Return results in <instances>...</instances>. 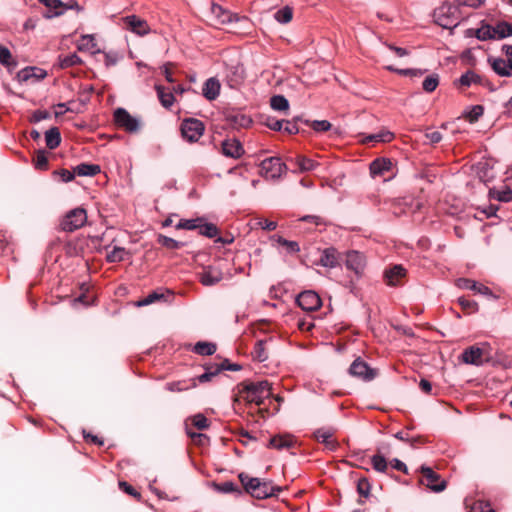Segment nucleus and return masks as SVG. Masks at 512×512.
<instances>
[{
  "label": "nucleus",
  "mask_w": 512,
  "mask_h": 512,
  "mask_svg": "<svg viewBox=\"0 0 512 512\" xmlns=\"http://www.w3.org/2000/svg\"><path fill=\"white\" fill-rule=\"evenodd\" d=\"M203 217L195 219H181L175 226L176 229L195 230L199 226V222H203Z\"/></svg>",
  "instance_id": "nucleus-49"
},
{
  "label": "nucleus",
  "mask_w": 512,
  "mask_h": 512,
  "mask_svg": "<svg viewBox=\"0 0 512 512\" xmlns=\"http://www.w3.org/2000/svg\"><path fill=\"white\" fill-rule=\"evenodd\" d=\"M79 51H87L91 54L100 53L101 50L97 48L95 38L91 34H86L81 37L80 42L77 45Z\"/></svg>",
  "instance_id": "nucleus-31"
},
{
  "label": "nucleus",
  "mask_w": 512,
  "mask_h": 512,
  "mask_svg": "<svg viewBox=\"0 0 512 512\" xmlns=\"http://www.w3.org/2000/svg\"><path fill=\"white\" fill-rule=\"evenodd\" d=\"M439 85V76L437 74H431L427 76L422 83V88L427 93H432L436 90Z\"/></svg>",
  "instance_id": "nucleus-50"
},
{
  "label": "nucleus",
  "mask_w": 512,
  "mask_h": 512,
  "mask_svg": "<svg viewBox=\"0 0 512 512\" xmlns=\"http://www.w3.org/2000/svg\"><path fill=\"white\" fill-rule=\"evenodd\" d=\"M394 138V134L390 131H381L379 133L370 134L366 137L370 142H390Z\"/></svg>",
  "instance_id": "nucleus-51"
},
{
  "label": "nucleus",
  "mask_w": 512,
  "mask_h": 512,
  "mask_svg": "<svg viewBox=\"0 0 512 512\" xmlns=\"http://www.w3.org/2000/svg\"><path fill=\"white\" fill-rule=\"evenodd\" d=\"M155 89L162 106L165 108H170L175 101L174 93L171 91L166 92L164 87L161 85H156Z\"/></svg>",
  "instance_id": "nucleus-39"
},
{
  "label": "nucleus",
  "mask_w": 512,
  "mask_h": 512,
  "mask_svg": "<svg viewBox=\"0 0 512 512\" xmlns=\"http://www.w3.org/2000/svg\"><path fill=\"white\" fill-rule=\"evenodd\" d=\"M221 146L222 153L226 157L238 159L244 154V148L236 138L225 139Z\"/></svg>",
  "instance_id": "nucleus-14"
},
{
  "label": "nucleus",
  "mask_w": 512,
  "mask_h": 512,
  "mask_svg": "<svg viewBox=\"0 0 512 512\" xmlns=\"http://www.w3.org/2000/svg\"><path fill=\"white\" fill-rule=\"evenodd\" d=\"M479 180L485 184L491 182L494 178L493 169L488 163H479L476 170Z\"/></svg>",
  "instance_id": "nucleus-41"
},
{
  "label": "nucleus",
  "mask_w": 512,
  "mask_h": 512,
  "mask_svg": "<svg viewBox=\"0 0 512 512\" xmlns=\"http://www.w3.org/2000/svg\"><path fill=\"white\" fill-rule=\"evenodd\" d=\"M489 198L495 199L499 202L512 201V189L509 186H504L502 189L491 188L489 189Z\"/></svg>",
  "instance_id": "nucleus-32"
},
{
  "label": "nucleus",
  "mask_w": 512,
  "mask_h": 512,
  "mask_svg": "<svg viewBox=\"0 0 512 512\" xmlns=\"http://www.w3.org/2000/svg\"><path fill=\"white\" fill-rule=\"evenodd\" d=\"M342 260V255L336 248L328 247L321 252L319 264L332 269L340 266Z\"/></svg>",
  "instance_id": "nucleus-12"
},
{
  "label": "nucleus",
  "mask_w": 512,
  "mask_h": 512,
  "mask_svg": "<svg viewBox=\"0 0 512 512\" xmlns=\"http://www.w3.org/2000/svg\"><path fill=\"white\" fill-rule=\"evenodd\" d=\"M283 488L278 485H274L271 480H262L259 488L257 489L254 498L263 500L267 498L277 497Z\"/></svg>",
  "instance_id": "nucleus-13"
},
{
  "label": "nucleus",
  "mask_w": 512,
  "mask_h": 512,
  "mask_svg": "<svg viewBox=\"0 0 512 512\" xmlns=\"http://www.w3.org/2000/svg\"><path fill=\"white\" fill-rule=\"evenodd\" d=\"M264 345L265 342L263 340H258L255 343L254 349L252 351L253 358L258 360L259 362H264L268 358V355L265 352Z\"/></svg>",
  "instance_id": "nucleus-52"
},
{
  "label": "nucleus",
  "mask_w": 512,
  "mask_h": 512,
  "mask_svg": "<svg viewBox=\"0 0 512 512\" xmlns=\"http://www.w3.org/2000/svg\"><path fill=\"white\" fill-rule=\"evenodd\" d=\"M192 421L193 425L199 430H204L209 426L207 418L201 413L194 415Z\"/></svg>",
  "instance_id": "nucleus-63"
},
{
  "label": "nucleus",
  "mask_w": 512,
  "mask_h": 512,
  "mask_svg": "<svg viewBox=\"0 0 512 512\" xmlns=\"http://www.w3.org/2000/svg\"><path fill=\"white\" fill-rule=\"evenodd\" d=\"M466 36H475L480 41L494 40L496 39L494 34V26L490 24H483L478 29H467Z\"/></svg>",
  "instance_id": "nucleus-18"
},
{
  "label": "nucleus",
  "mask_w": 512,
  "mask_h": 512,
  "mask_svg": "<svg viewBox=\"0 0 512 512\" xmlns=\"http://www.w3.org/2000/svg\"><path fill=\"white\" fill-rule=\"evenodd\" d=\"M198 277L203 286H213L223 279V272L217 266L208 265L198 273Z\"/></svg>",
  "instance_id": "nucleus-11"
},
{
  "label": "nucleus",
  "mask_w": 512,
  "mask_h": 512,
  "mask_svg": "<svg viewBox=\"0 0 512 512\" xmlns=\"http://www.w3.org/2000/svg\"><path fill=\"white\" fill-rule=\"evenodd\" d=\"M61 68H69L82 63L81 58L76 53H71L69 55L59 57Z\"/></svg>",
  "instance_id": "nucleus-48"
},
{
  "label": "nucleus",
  "mask_w": 512,
  "mask_h": 512,
  "mask_svg": "<svg viewBox=\"0 0 512 512\" xmlns=\"http://www.w3.org/2000/svg\"><path fill=\"white\" fill-rule=\"evenodd\" d=\"M34 166L38 170H46L48 167V157L45 150L40 149L37 151L35 159H34Z\"/></svg>",
  "instance_id": "nucleus-53"
},
{
  "label": "nucleus",
  "mask_w": 512,
  "mask_h": 512,
  "mask_svg": "<svg viewBox=\"0 0 512 512\" xmlns=\"http://www.w3.org/2000/svg\"><path fill=\"white\" fill-rule=\"evenodd\" d=\"M458 303L463 309L469 310L470 312H476L478 310V304L474 300L465 297H459Z\"/></svg>",
  "instance_id": "nucleus-62"
},
{
  "label": "nucleus",
  "mask_w": 512,
  "mask_h": 512,
  "mask_svg": "<svg viewBox=\"0 0 512 512\" xmlns=\"http://www.w3.org/2000/svg\"><path fill=\"white\" fill-rule=\"evenodd\" d=\"M157 243L169 250H178L186 245V242L178 241L162 234L157 236Z\"/></svg>",
  "instance_id": "nucleus-40"
},
{
  "label": "nucleus",
  "mask_w": 512,
  "mask_h": 512,
  "mask_svg": "<svg viewBox=\"0 0 512 512\" xmlns=\"http://www.w3.org/2000/svg\"><path fill=\"white\" fill-rule=\"evenodd\" d=\"M113 118L115 124L126 132L135 133L140 129V119L132 116L125 108L115 109Z\"/></svg>",
  "instance_id": "nucleus-6"
},
{
  "label": "nucleus",
  "mask_w": 512,
  "mask_h": 512,
  "mask_svg": "<svg viewBox=\"0 0 512 512\" xmlns=\"http://www.w3.org/2000/svg\"><path fill=\"white\" fill-rule=\"evenodd\" d=\"M174 293L170 289H156L149 293L144 298L137 301L136 305L138 307L148 306L157 301H165L167 302V297H173Z\"/></svg>",
  "instance_id": "nucleus-15"
},
{
  "label": "nucleus",
  "mask_w": 512,
  "mask_h": 512,
  "mask_svg": "<svg viewBox=\"0 0 512 512\" xmlns=\"http://www.w3.org/2000/svg\"><path fill=\"white\" fill-rule=\"evenodd\" d=\"M293 444H294V442L289 435H287V436L276 435L269 440L268 447L274 448L277 450H283L285 448L292 447Z\"/></svg>",
  "instance_id": "nucleus-33"
},
{
  "label": "nucleus",
  "mask_w": 512,
  "mask_h": 512,
  "mask_svg": "<svg viewBox=\"0 0 512 512\" xmlns=\"http://www.w3.org/2000/svg\"><path fill=\"white\" fill-rule=\"evenodd\" d=\"M270 106L275 111H286L289 109V101L283 95H274L270 98Z\"/></svg>",
  "instance_id": "nucleus-44"
},
{
  "label": "nucleus",
  "mask_w": 512,
  "mask_h": 512,
  "mask_svg": "<svg viewBox=\"0 0 512 512\" xmlns=\"http://www.w3.org/2000/svg\"><path fill=\"white\" fill-rule=\"evenodd\" d=\"M46 146L53 150L57 148L61 143V133L59 128L51 127L45 132Z\"/></svg>",
  "instance_id": "nucleus-34"
},
{
  "label": "nucleus",
  "mask_w": 512,
  "mask_h": 512,
  "mask_svg": "<svg viewBox=\"0 0 512 512\" xmlns=\"http://www.w3.org/2000/svg\"><path fill=\"white\" fill-rule=\"evenodd\" d=\"M220 87L219 81L211 77L204 82L202 94L209 101L215 100L220 94Z\"/></svg>",
  "instance_id": "nucleus-27"
},
{
  "label": "nucleus",
  "mask_w": 512,
  "mask_h": 512,
  "mask_svg": "<svg viewBox=\"0 0 512 512\" xmlns=\"http://www.w3.org/2000/svg\"><path fill=\"white\" fill-rule=\"evenodd\" d=\"M296 164L300 172L312 171L318 166L317 162L304 156L297 157Z\"/></svg>",
  "instance_id": "nucleus-46"
},
{
  "label": "nucleus",
  "mask_w": 512,
  "mask_h": 512,
  "mask_svg": "<svg viewBox=\"0 0 512 512\" xmlns=\"http://www.w3.org/2000/svg\"><path fill=\"white\" fill-rule=\"evenodd\" d=\"M87 213L84 208L77 207L66 213L60 222V227L65 232H74L85 225Z\"/></svg>",
  "instance_id": "nucleus-3"
},
{
  "label": "nucleus",
  "mask_w": 512,
  "mask_h": 512,
  "mask_svg": "<svg viewBox=\"0 0 512 512\" xmlns=\"http://www.w3.org/2000/svg\"><path fill=\"white\" fill-rule=\"evenodd\" d=\"M215 488L218 492L225 493V494L234 493V492L240 493V489L232 481H225L220 484H215Z\"/></svg>",
  "instance_id": "nucleus-57"
},
{
  "label": "nucleus",
  "mask_w": 512,
  "mask_h": 512,
  "mask_svg": "<svg viewBox=\"0 0 512 512\" xmlns=\"http://www.w3.org/2000/svg\"><path fill=\"white\" fill-rule=\"evenodd\" d=\"M345 267L352 271L356 278L359 279L363 273L366 266V259L364 254L356 250H349L345 254L344 259Z\"/></svg>",
  "instance_id": "nucleus-8"
},
{
  "label": "nucleus",
  "mask_w": 512,
  "mask_h": 512,
  "mask_svg": "<svg viewBox=\"0 0 512 512\" xmlns=\"http://www.w3.org/2000/svg\"><path fill=\"white\" fill-rule=\"evenodd\" d=\"M226 120L234 128H247L252 124V119L241 112H228Z\"/></svg>",
  "instance_id": "nucleus-25"
},
{
  "label": "nucleus",
  "mask_w": 512,
  "mask_h": 512,
  "mask_svg": "<svg viewBox=\"0 0 512 512\" xmlns=\"http://www.w3.org/2000/svg\"><path fill=\"white\" fill-rule=\"evenodd\" d=\"M128 254L129 252L124 247L115 246L113 250L107 254L106 261L108 263L122 262Z\"/></svg>",
  "instance_id": "nucleus-43"
},
{
  "label": "nucleus",
  "mask_w": 512,
  "mask_h": 512,
  "mask_svg": "<svg viewBox=\"0 0 512 512\" xmlns=\"http://www.w3.org/2000/svg\"><path fill=\"white\" fill-rule=\"evenodd\" d=\"M484 113V107L482 105H471L468 106L462 113V116L469 121V123H475L482 117Z\"/></svg>",
  "instance_id": "nucleus-35"
},
{
  "label": "nucleus",
  "mask_w": 512,
  "mask_h": 512,
  "mask_svg": "<svg viewBox=\"0 0 512 512\" xmlns=\"http://www.w3.org/2000/svg\"><path fill=\"white\" fill-rule=\"evenodd\" d=\"M216 350L217 346L215 343L206 341H198L193 347V352L201 356L213 355Z\"/></svg>",
  "instance_id": "nucleus-36"
},
{
  "label": "nucleus",
  "mask_w": 512,
  "mask_h": 512,
  "mask_svg": "<svg viewBox=\"0 0 512 512\" xmlns=\"http://www.w3.org/2000/svg\"><path fill=\"white\" fill-rule=\"evenodd\" d=\"M357 492L360 496L368 498L371 492V484L366 477H362L357 481Z\"/></svg>",
  "instance_id": "nucleus-55"
},
{
  "label": "nucleus",
  "mask_w": 512,
  "mask_h": 512,
  "mask_svg": "<svg viewBox=\"0 0 512 512\" xmlns=\"http://www.w3.org/2000/svg\"><path fill=\"white\" fill-rule=\"evenodd\" d=\"M197 229L200 235L205 236L207 238H215L219 233V229L215 224L204 221L199 222V226Z\"/></svg>",
  "instance_id": "nucleus-42"
},
{
  "label": "nucleus",
  "mask_w": 512,
  "mask_h": 512,
  "mask_svg": "<svg viewBox=\"0 0 512 512\" xmlns=\"http://www.w3.org/2000/svg\"><path fill=\"white\" fill-rule=\"evenodd\" d=\"M125 23L129 29L138 35H146L149 32L148 24L145 20L137 17L136 15H129L125 17Z\"/></svg>",
  "instance_id": "nucleus-19"
},
{
  "label": "nucleus",
  "mask_w": 512,
  "mask_h": 512,
  "mask_svg": "<svg viewBox=\"0 0 512 512\" xmlns=\"http://www.w3.org/2000/svg\"><path fill=\"white\" fill-rule=\"evenodd\" d=\"M458 83L461 86L470 87L472 84L482 83V76L474 72L473 70H467L458 79Z\"/></svg>",
  "instance_id": "nucleus-38"
},
{
  "label": "nucleus",
  "mask_w": 512,
  "mask_h": 512,
  "mask_svg": "<svg viewBox=\"0 0 512 512\" xmlns=\"http://www.w3.org/2000/svg\"><path fill=\"white\" fill-rule=\"evenodd\" d=\"M315 438L323 443L329 450L334 451L338 444L336 441L331 440L333 431L327 428H319L314 432Z\"/></svg>",
  "instance_id": "nucleus-29"
},
{
  "label": "nucleus",
  "mask_w": 512,
  "mask_h": 512,
  "mask_svg": "<svg viewBox=\"0 0 512 512\" xmlns=\"http://www.w3.org/2000/svg\"><path fill=\"white\" fill-rule=\"evenodd\" d=\"M41 4H43L50 11L43 14V16L47 19H51L54 17H59L64 14L66 11L65 3L61 0H38Z\"/></svg>",
  "instance_id": "nucleus-17"
},
{
  "label": "nucleus",
  "mask_w": 512,
  "mask_h": 512,
  "mask_svg": "<svg viewBox=\"0 0 512 512\" xmlns=\"http://www.w3.org/2000/svg\"><path fill=\"white\" fill-rule=\"evenodd\" d=\"M226 78L231 88L238 86L244 80L243 66L237 64L227 67Z\"/></svg>",
  "instance_id": "nucleus-21"
},
{
  "label": "nucleus",
  "mask_w": 512,
  "mask_h": 512,
  "mask_svg": "<svg viewBox=\"0 0 512 512\" xmlns=\"http://www.w3.org/2000/svg\"><path fill=\"white\" fill-rule=\"evenodd\" d=\"M101 172L98 164L83 162L74 168V173L81 177H93Z\"/></svg>",
  "instance_id": "nucleus-30"
},
{
  "label": "nucleus",
  "mask_w": 512,
  "mask_h": 512,
  "mask_svg": "<svg viewBox=\"0 0 512 512\" xmlns=\"http://www.w3.org/2000/svg\"><path fill=\"white\" fill-rule=\"evenodd\" d=\"M331 123L328 120H314L311 122V128L317 132H326L331 129Z\"/></svg>",
  "instance_id": "nucleus-61"
},
{
  "label": "nucleus",
  "mask_w": 512,
  "mask_h": 512,
  "mask_svg": "<svg viewBox=\"0 0 512 512\" xmlns=\"http://www.w3.org/2000/svg\"><path fill=\"white\" fill-rule=\"evenodd\" d=\"M460 6L456 3L444 2L433 13L434 21L444 29L453 30L460 23Z\"/></svg>",
  "instance_id": "nucleus-2"
},
{
  "label": "nucleus",
  "mask_w": 512,
  "mask_h": 512,
  "mask_svg": "<svg viewBox=\"0 0 512 512\" xmlns=\"http://www.w3.org/2000/svg\"><path fill=\"white\" fill-rule=\"evenodd\" d=\"M457 284L460 288L472 290L481 295H486V296L492 295V290L489 287H487L483 284H479L476 281L471 280V279L459 278L457 281Z\"/></svg>",
  "instance_id": "nucleus-23"
},
{
  "label": "nucleus",
  "mask_w": 512,
  "mask_h": 512,
  "mask_svg": "<svg viewBox=\"0 0 512 512\" xmlns=\"http://www.w3.org/2000/svg\"><path fill=\"white\" fill-rule=\"evenodd\" d=\"M372 467L375 471L380 473H385L388 468L386 457L382 456V454H374L371 457Z\"/></svg>",
  "instance_id": "nucleus-47"
},
{
  "label": "nucleus",
  "mask_w": 512,
  "mask_h": 512,
  "mask_svg": "<svg viewBox=\"0 0 512 512\" xmlns=\"http://www.w3.org/2000/svg\"><path fill=\"white\" fill-rule=\"evenodd\" d=\"M11 58L10 50L4 45H0V63L6 66L9 71L17 66V62L11 61Z\"/></svg>",
  "instance_id": "nucleus-45"
},
{
  "label": "nucleus",
  "mask_w": 512,
  "mask_h": 512,
  "mask_svg": "<svg viewBox=\"0 0 512 512\" xmlns=\"http://www.w3.org/2000/svg\"><path fill=\"white\" fill-rule=\"evenodd\" d=\"M298 306L308 312L316 311L322 305L320 296L313 290H306L298 294L296 297Z\"/></svg>",
  "instance_id": "nucleus-9"
},
{
  "label": "nucleus",
  "mask_w": 512,
  "mask_h": 512,
  "mask_svg": "<svg viewBox=\"0 0 512 512\" xmlns=\"http://www.w3.org/2000/svg\"><path fill=\"white\" fill-rule=\"evenodd\" d=\"M488 62L491 65L493 71L501 77L512 76L510 67L508 66V60L503 58L488 57Z\"/></svg>",
  "instance_id": "nucleus-26"
},
{
  "label": "nucleus",
  "mask_w": 512,
  "mask_h": 512,
  "mask_svg": "<svg viewBox=\"0 0 512 512\" xmlns=\"http://www.w3.org/2000/svg\"><path fill=\"white\" fill-rule=\"evenodd\" d=\"M265 125L273 130V131H282L283 129V125H284V120L283 119H277L275 117H271V116H268L266 119H265Z\"/></svg>",
  "instance_id": "nucleus-60"
},
{
  "label": "nucleus",
  "mask_w": 512,
  "mask_h": 512,
  "mask_svg": "<svg viewBox=\"0 0 512 512\" xmlns=\"http://www.w3.org/2000/svg\"><path fill=\"white\" fill-rule=\"evenodd\" d=\"M406 275V269L400 265L396 264L389 269H386L384 272V278L386 284L389 286H396L399 283V280Z\"/></svg>",
  "instance_id": "nucleus-20"
},
{
  "label": "nucleus",
  "mask_w": 512,
  "mask_h": 512,
  "mask_svg": "<svg viewBox=\"0 0 512 512\" xmlns=\"http://www.w3.org/2000/svg\"><path fill=\"white\" fill-rule=\"evenodd\" d=\"M493 26L496 39L501 40L512 36V23L507 21H498Z\"/></svg>",
  "instance_id": "nucleus-37"
},
{
  "label": "nucleus",
  "mask_w": 512,
  "mask_h": 512,
  "mask_svg": "<svg viewBox=\"0 0 512 512\" xmlns=\"http://www.w3.org/2000/svg\"><path fill=\"white\" fill-rule=\"evenodd\" d=\"M483 351L481 348L476 346H470L466 348L461 354V360L465 364H471L475 366L481 365V357Z\"/></svg>",
  "instance_id": "nucleus-22"
},
{
  "label": "nucleus",
  "mask_w": 512,
  "mask_h": 512,
  "mask_svg": "<svg viewBox=\"0 0 512 512\" xmlns=\"http://www.w3.org/2000/svg\"><path fill=\"white\" fill-rule=\"evenodd\" d=\"M180 131L186 141L194 143L203 135L205 126L204 123L198 119L186 118L181 122Z\"/></svg>",
  "instance_id": "nucleus-4"
},
{
  "label": "nucleus",
  "mask_w": 512,
  "mask_h": 512,
  "mask_svg": "<svg viewBox=\"0 0 512 512\" xmlns=\"http://www.w3.org/2000/svg\"><path fill=\"white\" fill-rule=\"evenodd\" d=\"M239 393L247 402L260 406L272 396V384L268 380L244 381L239 384Z\"/></svg>",
  "instance_id": "nucleus-1"
},
{
  "label": "nucleus",
  "mask_w": 512,
  "mask_h": 512,
  "mask_svg": "<svg viewBox=\"0 0 512 512\" xmlns=\"http://www.w3.org/2000/svg\"><path fill=\"white\" fill-rule=\"evenodd\" d=\"M238 478L243 485L245 491L254 497L257 489L260 486L262 479L258 477H250L248 474L242 472L238 475Z\"/></svg>",
  "instance_id": "nucleus-28"
},
{
  "label": "nucleus",
  "mask_w": 512,
  "mask_h": 512,
  "mask_svg": "<svg viewBox=\"0 0 512 512\" xmlns=\"http://www.w3.org/2000/svg\"><path fill=\"white\" fill-rule=\"evenodd\" d=\"M349 374L362 379L364 381H371L376 376V370L372 369L361 358H356L349 367Z\"/></svg>",
  "instance_id": "nucleus-10"
},
{
  "label": "nucleus",
  "mask_w": 512,
  "mask_h": 512,
  "mask_svg": "<svg viewBox=\"0 0 512 512\" xmlns=\"http://www.w3.org/2000/svg\"><path fill=\"white\" fill-rule=\"evenodd\" d=\"M286 133L288 134H298V133H306V130L300 126V125H297L296 122L291 119V120H284V125H283V129Z\"/></svg>",
  "instance_id": "nucleus-56"
},
{
  "label": "nucleus",
  "mask_w": 512,
  "mask_h": 512,
  "mask_svg": "<svg viewBox=\"0 0 512 512\" xmlns=\"http://www.w3.org/2000/svg\"><path fill=\"white\" fill-rule=\"evenodd\" d=\"M292 17H293L292 9L288 6L279 9L275 13V19L281 24H286V23L290 22Z\"/></svg>",
  "instance_id": "nucleus-54"
},
{
  "label": "nucleus",
  "mask_w": 512,
  "mask_h": 512,
  "mask_svg": "<svg viewBox=\"0 0 512 512\" xmlns=\"http://www.w3.org/2000/svg\"><path fill=\"white\" fill-rule=\"evenodd\" d=\"M242 366L238 363H230L228 359H224L220 363V368L217 369L219 373L222 371H240Z\"/></svg>",
  "instance_id": "nucleus-64"
},
{
  "label": "nucleus",
  "mask_w": 512,
  "mask_h": 512,
  "mask_svg": "<svg viewBox=\"0 0 512 512\" xmlns=\"http://www.w3.org/2000/svg\"><path fill=\"white\" fill-rule=\"evenodd\" d=\"M419 471L424 477V480H422L421 483L426 485L431 491L439 493L445 490L447 482L431 467L422 465L420 466Z\"/></svg>",
  "instance_id": "nucleus-7"
},
{
  "label": "nucleus",
  "mask_w": 512,
  "mask_h": 512,
  "mask_svg": "<svg viewBox=\"0 0 512 512\" xmlns=\"http://www.w3.org/2000/svg\"><path fill=\"white\" fill-rule=\"evenodd\" d=\"M392 168V161L389 158H377L370 164L369 170L372 177L383 176Z\"/></svg>",
  "instance_id": "nucleus-24"
},
{
  "label": "nucleus",
  "mask_w": 512,
  "mask_h": 512,
  "mask_svg": "<svg viewBox=\"0 0 512 512\" xmlns=\"http://www.w3.org/2000/svg\"><path fill=\"white\" fill-rule=\"evenodd\" d=\"M46 75H47V72L42 68H39L36 66H27V67L21 69L16 74V79L18 80V82L22 83V82H26L32 78H34L36 80H42L46 77Z\"/></svg>",
  "instance_id": "nucleus-16"
},
{
  "label": "nucleus",
  "mask_w": 512,
  "mask_h": 512,
  "mask_svg": "<svg viewBox=\"0 0 512 512\" xmlns=\"http://www.w3.org/2000/svg\"><path fill=\"white\" fill-rule=\"evenodd\" d=\"M286 169V164L276 156L268 157L260 163V174L266 179H278Z\"/></svg>",
  "instance_id": "nucleus-5"
},
{
  "label": "nucleus",
  "mask_w": 512,
  "mask_h": 512,
  "mask_svg": "<svg viewBox=\"0 0 512 512\" xmlns=\"http://www.w3.org/2000/svg\"><path fill=\"white\" fill-rule=\"evenodd\" d=\"M276 241L278 244L285 246L287 251L291 254H295L300 251L299 243L296 241L287 240L281 236H277Z\"/></svg>",
  "instance_id": "nucleus-58"
},
{
  "label": "nucleus",
  "mask_w": 512,
  "mask_h": 512,
  "mask_svg": "<svg viewBox=\"0 0 512 512\" xmlns=\"http://www.w3.org/2000/svg\"><path fill=\"white\" fill-rule=\"evenodd\" d=\"M468 512H495L489 502L478 500L473 503Z\"/></svg>",
  "instance_id": "nucleus-59"
}]
</instances>
